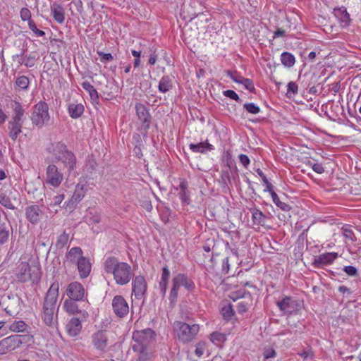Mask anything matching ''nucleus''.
<instances>
[{
	"instance_id": "f257e3e1",
	"label": "nucleus",
	"mask_w": 361,
	"mask_h": 361,
	"mask_svg": "<svg viewBox=\"0 0 361 361\" xmlns=\"http://www.w3.org/2000/svg\"><path fill=\"white\" fill-rule=\"evenodd\" d=\"M104 269L107 274L113 275L116 283L119 286L128 284L133 275L131 266L127 262H119L114 256L105 259Z\"/></svg>"
},
{
	"instance_id": "f03ea898",
	"label": "nucleus",
	"mask_w": 361,
	"mask_h": 361,
	"mask_svg": "<svg viewBox=\"0 0 361 361\" xmlns=\"http://www.w3.org/2000/svg\"><path fill=\"white\" fill-rule=\"evenodd\" d=\"M59 283L55 280L47 290L42 306V318L47 326L52 327L57 319V313L55 314L56 302L59 296Z\"/></svg>"
},
{
	"instance_id": "7ed1b4c3",
	"label": "nucleus",
	"mask_w": 361,
	"mask_h": 361,
	"mask_svg": "<svg viewBox=\"0 0 361 361\" xmlns=\"http://www.w3.org/2000/svg\"><path fill=\"white\" fill-rule=\"evenodd\" d=\"M173 329L178 340L183 344H187L196 338L200 331V326L191 322L188 319L187 322L175 321L173 324Z\"/></svg>"
},
{
	"instance_id": "20e7f679",
	"label": "nucleus",
	"mask_w": 361,
	"mask_h": 361,
	"mask_svg": "<svg viewBox=\"0 0 361 361\" xmlns=\"http://www.w3.org/2000/svg\"><path fill=\"white\" fill-rule=\"evenodd\" d=\"M50 153L53 154L55 159L61 161L64 167L69 171H73L76 165V157L75 154L68 149L67 146L63 142H56L51 144L49 148Z\"/></svg>"
},
{
	"instance_id": "39448f33",
	"label": "nucleus",
	"mask_w": 361,
	"mask_h": 361,
	"mask_svg": "<svg viewBox=\"0 0 361 361\" xmlns=\"http://www.w3.org/2000/svg\"><path fill=\"white\" fill-rule=\"evenodd\" d=\"M40 267L37 264L32 267L26 262H21L16 269V277L18 282H25L28 279L37 283L41 279Z\"/></svg>"
},
{
	"instance_id": "423d86ee",
	"label": "nucleus",
	"mask_w": 361,
	"mask_h": 361,
	"mask_svg": "<svg viewBox=\"0 0 361 361\" xmlns=\"http://www.w3.org/2000/svg\"><path fill=\"white\" fill-rule=\"evenodd\" d=\"M134 343L132 345L133 351H143L147 348L154 340V331L151 329L135 331L133 334Z\"/></svg>"
},
{
	"instance_id": "0eeeda50",
	"label": "nucleus",
	"mask_w": 361,
	"mask_h": 361,
	"mask_svg": "<svg viewBox=\"0 0 361 361\" xmlns=\"http://www.w3.org/2000/svg\"><path fill=\"white\" fill-rule=\"evenodd\" d=\"M32 124L41 128L47 124L49 119V106L43 101H39L33 106V111L31 116Z\"/></svg>"
},
{
	"instance_id": "6e6552de",
	"label": "nucleus",
	"mask_w": 361,
	"mask_h": 361,
	"mask_svg": "<svg viewBox=\"0 0 361 361\" xmlns=\"http://www.w3.org/2000/svg\"><path fill=\"white\" fill-rule=\"evenodd\" d=\"M26 337V335L13 334L2 339L0 341V355L18 348L25 342Z\"/></svg>"
},
{
	"instance_id": "1a4fd4ad",
	"label": "nucleus",
	"mask_w": 361,
	"mask_h": 361,
	"mask_svg": "<svg viewBox=\"0 0 361 361\" xmlns=\"http://www.w3.org/2000/svg\"><path fill=\"white\" fill-rule=\"evenodd\" d=\"M66 294L68 298L75 300H86L87 302V292L83 286L78 281L71 282L68 285Z\"/></svg>"
},
{
	"instance_id": "9d476101",
	"label": "nucleus",
	"mask_w": 361,
	"mask_h": 361,
	"mask_svg": "<svg viewBox=\"0 0 361 361\" xmlns=\"http://www.w3.org/2000/svg\"><path fill=\"white\" fill-rule=\"evenodd\" d=\"M341 232L350 252L357 253L361 248V243L360 241L357 242V239L351 227L348 225H345L341 228Z\"/></svg>"
},
{
	"instance_id": "9b49d317",
	"label": "nucleus",
	"mask_w": 361,
	"mask_h": 361,
	"mask_svg": "<svg viewBox=\"0 0 361 361\" xmlns=\"http://www.w3.org/2000/svg\"><path fill=\"white\" fill-rule=\"evenodd\" d=\"M135 109L136 115L139 121L142 123V129L147 133L152 121V116L149 113V110L142 103H136Z\"/></svg>"
},
{
	"instance_id": "f8f14e48",
	"label": "nucleus",
	"mask_w": 361,
	"mask_h": 361,
	"mask_svg": "<svg viewBox=\"0 0 361 361\" xmlns=\"http://www.w3.org/2000/svg\"><path fill=\"white\" fill-rule=\"evenodd\" d=\"M92 344L94 349L100 352H106L109 343L107 331L99 330L91 336Z\"/></svg>"
},
{
	"instance_id": "ddd939ff",
	"label": "nucleus",
	"mask_w": 361,
	"mask_h": 361,
	"mask_svg": "<svg viewBox=\"0 0 361 361\" xmlns=\"http://www.w3.org/2000/svg\"><path fill=\"white\" fill-rule=\"evenodd\" d=\"M147 290V283L145 277L142 275L135 276L132 281V292L137 300L145 297Z\"/></svg>"
},
{
	"instance_id": "4468645a",
	"label": "nucleus",
	"mask_w": 361,
	"mask_h": 361,
	"mask_svg": "<svg viewBox=\"0 0 361 361\" xmlns=\"http://www.w3.org/2000/svg\"><path fill=\"white\" fill-rule=\"evenodd\" d=\"M46 183L54 187L60 185L63 179V173H61L58 167L54 164H49L46 170Z\"/></svg>"
},
{
	"instance_id": "2eb2a0df",
	"label": "nucleus",
	"mask_w": 361,
	"mask_h": 361,
	"mask_svg": "<svg viewBox=\"0 0 361 361\" xmlns=\"http://www.w3.org/2000/svg\"><path fill=\"white\" fill-rule=\"evenodd\" d=\"M86 302V300H75L67 298L64 300L63 308L69 314H80L83 318H87L89 314L85 310L81 309L78 302Z\"/></svg>"
},
{
	"instance_id": "dca6fc26",
	"label": "nucleus",
	"mask_w": 361,
	"mask_h": 361,
	"mask_svg": "<svg viewBox=\"0 0 361 361\" xmlns=\"http://www.w3.org/2000/svg\"><path fill=\"white\" fill-rule=\"evenodd\" d=\"M112 308L115 314L120 318H123L129 312L128 305L121 295L114 296L112 300Z\"/></svg>"
},
{
	"instance_id": "f3484780",
	"label": "nucleus",
	"mask_w": 361,
	"mask_h": 361,
	"mask_svg": "<svg viewBox=\"0 0 361 361\" xmlns=\"http://www.w3.org/2000/svg\"><path fill=\"white\" fill-rule=\"evenodd\" d=\"M44 216V212L37 204H32L25 208V216L33 225L37 224Z\"/></svg>"
},
{
	"instance_id": "a211bd4d",
	"label": "nucleus",
	"mask_w": 361,
	"mask_h": 361,
	"mask_svg": "<svg viewBox=\"0 0 361 361\" xmlns=\"http://www.w3.org/2000/svg\"><path fill=\"white\" fill-rule=\"evenodd\" d=\"M276 305L284 314H290L297 310L298 303L292 298L285 296L281 300L276 302Z\"/></svg>"
},
{
	"instance_id": "6ab92c4d",
	"label": "nucleus",
	"mask_w": 361,
	"mask_h": 361,
	"mask_svg": "<svg viewBox=\"0 0 361 361\" xmlns=\"http://www.w3.org/2000/svg\"><path fill=\"white\" fill-rule=\"evenodd\" d=\"M338 257V253L334 252L320 254L319 255L314 257L313 265L316 267L329 265L332 264Z\"/></svg>"
},
{
	"instance_id": "aec40b11",
	"label": "nucleus",
	"mask_w": 361,
	"mask_h": 361,
	"mask_svg": "<svg viewBox=\"0 0 361 361\" xmlns=\"http://www.w3.org/2000/svg\"><path fill=\"white\" fill-rule=\"evenodd\" d=\"M85 195V190L84 185L82 184H77L75 188V191L71 197V199L65 204L67 207L70 209L75 208L78 203H79Z\"/></svg>"
},
{
	"instance_id": "412c9836",
	"label": "nucleus",
	"mask_w": 361,
	"mask_h": 361,
	"mask_svg": "<svg viewBox=\"0 0 361 361\" xmlns=\"http://www.w3.org/2000/svg\"><path fill=\"white\" fill-rule=\"evenodd\" d=\"M66 331L70 336H78L82 329L81 321L77 317H73L66 324Z\"/></svg>"
},
{
	"instance_id": "4be33fe9",
	"label": "nucleus",
	"mask_w": 361,
	"mask_h": 361,
	"mask_svg": "<svg viewBox=\"0 0 361 361\" xmlns=\"http://www.w3.org/2000/svg\"><path fill=\"white\" fill-rule=\"evenodd\" d=\"M76 264L80 278H87L91 271V264L89 259L85 257H80Z\"/></svg>"
},
{
	"instance_id": "5701e85b",
	"label": "nucleus",
	"mask_w": 361,
	"mask_h": 361,
	"mask_svg": "<svg viewBox=\"0 0 361 361\" xmlns=\"http://www.w3.org/2000/svg\"><path fill=\"white\" fill-rule=\"evenodd\" d=\"M176 190H179L178 195L183 204H189L190 192L188 190V183L185 179H180V184Z\"/></svg>"
},
{
	"instance_id": "b1692460",
	"label": "nucleus",
	"mask_w": 361,
	"mask_h": 361,
	"mask_svg": "<svg viewBox=\"0 0 361 361\" xmlns=\"http://www.w3.org/2000/svg\"><path fill=\"white\" fill-rule=\"evenodd\" d=\"M11 108L13 111V115L12 116L11 120L24 122L25 120V117L24 116L25 110L21 104L17 101L12 100Z\"/></svg>"
},
{
	"instance_id": "393cba45",
	"label": "nucleus",
	"mask_w": 361,
	"mask_h": 361,
	"mask_svg": "<svg viewBox=\"0 0 361 361\" xmlns=\"http://www.w3.org/2000/svg\"><path fill=\"white\" fill-rule=\"evenodd\" d=\"M23 122L11 120L8 123V135L13 141H15L20 133H22Z\"/></svg>"
},
{
	"instance_id": "a878e982",
	"label": "nucleus",
	"mask_w": 361,
	"mask_h": 361,
	"mask_svg": "<svg viewBox=\"0 0 361 361\" xmlns=\"http://www.w3.org/2000/svg\"><path fill=\"white\" fill-rule=\"evenodd\" d=\"M174 279L178 282L180 286L183 285L188 291H192L195 288V284L193 281L188 277L185 274L179 273L173 276Z\"/></svg>"
},
{
	"instance_id": "bb28decb",
	"label": "nucleus",
	"mask_w": 361,
	"mask_h": 361,
	"mask_svg": "<svg viewBox=\"0 0 361 361\" xmlns=\"http://www.w3.org/2000/svg\"><path fill=\"white\" fill-rule=\"evenodd\" d=\"M51 13L53 18L58 23H63L65 20V12L63 8L56 3L51 5Z\"/></svg>"
},
{
	"instance_id": "cd10ccee",
	"label": "nucleus",
	"mask_w": 361,
	"mask_h": 361,
	"mask_svg": "<svg viewBox=\"0 0 361 361\" xmlns=\"http://www.w3.org/2000/svg\"><path fill=\"white\" fill-rule=\"evenodd\" d=\"M18 63L20 65L24 64L27 68H30L35 66V56H27L25 55V51H22L20 54H16L13 56V59L15 61L16 59H18Z\"/></svg>"
},
{
	"instance_id": "c85d7f7f",
	"label": "nucleus",
	"mask_w": 361,
	"mask_h": 361,
	"mask_svg": "<svg viewBox=\"0 0 361 361\" xmlns=\"http://www.w3.org/2000/svg\"><path fill=\"white\" fill-rule=\"evenodd\" d=\"M334 13L342 27H347L349 25L350 21V15L344 7L334 9Z\"/></svg>"
},
{
	"instance_id": "c756f323",
	"label": "nucleus",
	"mask_w": 361,
	"mask_h": 361,
	"mask_svg": "<svg viewBox=\"0 0 361 361\" xmlns=\"http://www.w3.org/2000/svg\"><path fill=\"white\" fill-rule=\"evenodd\" d=\"M251 213L253 226L259 228L260 226H264L265 225L267 216L264 215L260 210L257 209H251Z\"/></svg>"
},
{
	"instance_id": "7c9ffc66",
	"label": "nucleus",
	"mask_w": 361,
	"mask_h": 361,
	"mask_svg": "<svg viewBox=\"0 0 361 361\" xmlns=\"http://www.w3.org/2000/svg\"><path fill=\"white\" fill-rule=\"evenodd\" d=\"M226 161H227V165L222 170L221 175V179L219 180V182L221 183V184L222 185V186L224 188L227 187L228 183H231L230 174L231 173V167L230 165V162H231V160L229 161L228 157H227Z\"/></svg>"
},
{
	"instance_id": "2f4dec72",
	"label": "nucleus",
	"mask_w": 361,
	"mask_h": 361,
	"mask_svg": "<svg viewBox=\"0 0 361 361\" xmlns=\"http://www.w3.org/2000/svg\"><path fill=\"white\" fill-rule=\"evenodd\" d=\"M84 110V106L81 104H70L68 107V114L72 118L80 117Z\"/></svg>"
},
{
	"instance_id": "473e14b6",
	"label": "nucleus",
	"mask_w": 361,
	"mask_h": 361,
	"mask_svg": "<svg viewBox=\"0 0 361 361\" xmlns=\"http://www.w3.org/2000/svg\"><path fill=\"white\" fill-rule=\"evenodd\" d=\"M11 231L12 226L11 224L6 223L0 224V245L8 242Z\"/></svg>"
},
{
	"instance_id": "72a5a7b5",
	"label": "nucleus",
	"mask_w": 361,
	"mask_h": 361,
	"mask_svg": "<svg viewBox=\"0 0 361 361\" xmlns=\"http://www.w3.org/2000/svg\"><path fill=\"white\" fill-rule=\"evenodd\" d=\"M82 88L89 93V95L93 102L98 104L99 97L97 91L89 82L85 81L81 84Z\"/></svg>"
},
{
	"instance_id": "f704fd0d",
	"label": "nucleus",
	"mask_w": 361,
	"mask_h": 361,
	"mask_svg": "<svg viewBox=\"0 0 361 361\" xmlns=\"http://www.w3.org/2000/svg\"><path fill=\"white\" fill-rule=\"evenodd\" d=\"M190 149L194 152L204 153L207 151L214 149V146L208 142H200L197 144L191 143L189 145Z\"/></svg>"
},
{
	"instance_id": "c9c22d12",
	"label": "nucleus",
	"mask_w": 361,
	"mask_h": 361,
	"mask_svg": "<svg viewBox=\"0 0 361 361\" xmlns=\"http://www.w3.org/2000/svg\"><path fill=\"white\" fill-rule=\"evenodd\" d=\"M82 256V250L80 247H72L66 254V258L71 263H77V261Z\"/></svg>"
},
{
	"instance_id": "e433bc0d",
	"label": "nucleus",
	"mask_w": 361,
	"mask_h": 361,
	"mask_svg": "<svg viewBox=\"0 0 361 361\" xmlns=\"http://www.w3.org/2000/svg\"><path fill=\"white\" fill-rule=\"evenodd\" d=\"M180 286L178 285V282L176 281L174 278L172 279V287L170 291L169 300L170 302V305L171 307H174L178 299V290L180 289Z\"/></svg>"
},
{
	"instance_id": "4c0bfd02",
	"label": "nucleus",
	"mask_w": 361,
	"mask_h": 361,
	"mask_svg": "<svg viewBox=\"0 0 361 361\" xmlns=\"http://www.w3.org/2000/svg\"><path fill=\"white\" fill-rule=\"evenodd\" d=\"M30 85V80L27 76L21 75L16 78L15 82V90L17 92L26 91Z\"/></svg>"
},
{
	"instance_id": "58836bf2",
	"label": "nucleus",
	"mask_w": 361,
	"mask_h": 361,
	"mask_svg": "<svg viewBox=\"0 0 361 361\" xmlns=\"http://www.w3.org/2000/svg\"><path fill=\"white\" fill-rule=\"evenodd\" d=\"M173 87L172 80L169 75L163 76L159 82L158 89L162 93H166Z\"/></svg>"
},
{
	"instance_id": "ea45409f",
	"label": "nucleus",
	"mask_w": 361,
	"mask_h": 361,
	"mask_svg": "<svg viewBox=\"0 0 361 361\" xmlns=\"http://www.w3.org/2000/svg\"><path fill=\"white\" fill-rule=\"evenodd\" d=\"M281 61L285 67L291 68L295 63V58L291 53L284 51L281 54Z\"/></svg>"
},
{
	"instance_id": "a19ab883",
	"label": "nucleus",
	"mask_w": 361,
	"mask_h": 361,
	"mask_svg": "<svg viewBox=\"0 0 361 361\" xmlns=\"http://www.w3.org/2000/svg\"><path fill=\"white\" fill-rule=\"evenodd\" d=\"M270 195L274 203L281 209L285 212H288L290 209V205L283 202H281L278 195L273 190H270Z\"/></svg>"
},
{
	"instance_id": "79ce46f5",
	"label": "nucleus",
	"mask_w": 361,
	"mask_h": 361,
	"mask_svg": "<svg viewBox=\"0 0 361 361\" xmlns=\"http://www.w3.org/2000/svg\"><path fill=\"white\" fill-rule=\"evenodd\" d=\"M227 75L235 82L240 83L244 85L246 90H248V78H245L237 72L231 71H227Z\"/></svg>"
},
{
	"instance_id": "37998d69",
	"label": "nucleus",
	"mask_w": 361,
	"mask_h": 361,
	"mask_svg": "<svg viewBox=\"0 0 361 361\" xmlns=\"http://www.w3.org/2000/svg\"><path fill=\"white\" fill-rule=\"evenodd\" d=\"M27 327V325L25 323V322L20 320L13 322L11 325L10 329L15 332H24L26 331Z\"/></svg>"
},
{
	"instance_id": "c03bdc74",
	"label": "nucleus",
	"mask_w": 361,
	"mask_h": 361,
	"mask_svg": "<svg viewBox=\"0 0 361 361\" xmlns=\"http://www.w3.org/2000/svg\"><path fill=\"white\" fill-rule=\"evenodd\" d=\"M0 204L6 208L11 210H14L16 209L15 206L11 202L10 197L3 193H0Z\"/></svg>"
},
{
	"instance_id": "a18cd8bd",
	"label": "nucleus",
	"mask_w": 361,
	"mask_h": 361,
	"mask_svg": "<svg viewBox=\"0 0 361 361\" xmlns=\"http://www.w3.org/2000/svg\"><path fill=\"white\" fill-rule=\"evenodd\" d=\"M69 239V234L66 233L65 231L61 234L56 240V246L58 248H63L68 243Z\"/></svg>"
},
{
	"instance_id": "49530a36",
	"label": "nucleus",
	"mask_w": 361,
	"mask_h": 361,
	"mask_svg": "<svg viewBox=\"0 0 361 361\" xmlns=\"http://www.w3.org/2000/svg\"><path fill=\"white\" fill-rule=\"evenodd\" d=\"M298 91V86L295 82H289L287 85V92L286 96L288 97H292L295 96Z\"/></svg>"
},
{
	"instance_id": "de8ad7c7",
	"label": "nucleus",
	"mask_w": 361,
	"mask_h": 361,
	"mask_svg": "<svg viewBox=\"0 0 361 361\" xmlns=\"http://www.w3.org/2000/svg\"><path fill=\"white\" fill-rule=\"evenodd\" d=\"M211 341L215 344L224 343L226 340V335L219 332H213L210 335Z\"/></svg>"
},
{
	"instance_id": "09e8293b",
	"label": "nucleus",
	"mask_w": 361,
	"mask_h": 361,
	"mask_svg": "<svg viewBox=\"0 0 361 361\" xmlns=\"http://www.w3.org/2000/svg\"><path fill=\"white\" fill-rule=\"evenodd\" d=\"M221 312L224 318L227 320L230 319L234 314L233 307L230 304L224 305L222 307Z\"/></svg>"
},
{
	"instance_id": "8fccbe9b",
	"label": "nucleus",
	"mask_w": 361,
	"mask_h": 361,
	"mask_svg": "<svg viewBox=\"0 0 361 361\" xmlns=\"http://www.w3.org/2000/svg\"><path fill=\"white\" fill-rule=\"evenodd\" d=\"M20 16L23 21H29L32 19L31 11L25 7L20 9Z\"/></svg>"
},
{
	"instance_id": "3c124183",
	"label": "nucleus",
	"mask_w": 361,
	"mask_h": 361,
	"mask_svg": "<svg viewBox=\"0 0 361 361\" xmlns=\"http://www.w3.org/2000/svg\"><path fill=\"white\" fill-rule=\"evenodd\" d=\"M223 94L226 97H228L233 100L236 101L237 102H239V103L241 102L240 98L236 94V92L233 90H225L223 92Z\"/></svg>"
},
{
	"instance_id": "603ef678",
	"label": "nucleus",
	"mask_w": 361,
	"mask_h": 361,
	"mask_svg": "<svg viewBox=\"0 0 361 361\" xmlns=\"http://www.w3.org/2000/svg\"><path fill=\"white\" fill-rule=\"evenodd\" d=\"M97 54L99 56L100 61L102 63L111 61L114 59V56L110 53H104L103 51H98Z\"/></svg>"
},
{
	"instance_id": "864d4df0",
	"label": "nucleus",
	"mask_w": 361,
	"mask_h": 361,
	"mask_svg": "<svg viewBox=\"0 0 361 361\" xmlns=\"http://www.w3.org/2000/svg\"><path fill=\"white\" fill-rule=\"evenodd\" d=\"M230 269V264H229V258L225 257L222 260V264H221V274H227Z\"/></svg>"
},
{
	"instance_id": "5fc2aeb1",
	"label": "nucleus",
	"mask_w": 361,
	"mask_h": 361,
	"mask_svg": "<svg viewBox=\"0 0 361 361\" xmlns=\"http://www.w3.org/2000/svg\"><path fill=\"white\" fill-rule=\"evenodd\" d=\"M169 279H170V271L168 268V266L166 265L161 269V276L160 280L169 282Z\"/></svg>"
},
{
	"instance_id": "6e6d98bb",
	"label": "nucleus",
	"mask_w": 361,
	"mask_h": 361,
	"mask_svg": "<svg viewBox=\"0 0 361 361\" xmlns=\"http://www.w3.org/2000/svg\"><path fill=\"white\" fill-rule=\"evenodd\" d=\"M276 353L274 349L272 348H265L263 353L264 359L272 358L276 356Z\"/></svg>"
},
{
	"instance_id": "4d7b16f0",
	"label": "nucleus",
	"mask_w": 361,
	"mask_h": 361,
	"mask_svg": "<svg viewBox=\"0 0 361 361\" xmlns=\"http://www.w3.org/2000/svg\"><path fill=\"white\" fill-rule=\"evenodd\" d=\"M168 283H169V282L161 281V280H160V281L159 283V287L160 293L161 294L162 298H164L166 295V290L168 288Z\"/></svg>"
},
{
	"instance_id": "13d9d810",
	"label": "nucleus",
	"mask_w": 361,
	"mask_h": 361,
	"mask_svg": "<svg viewBox=\"0 0 361 361\" xmlns=\"http://www.w3.org/2000/svg\"><path fill=\"white\" fill-rule=\"evenodd\" d=\"M343 271L350 276H354L357 273V269L353 266H345L343 268Z\"/></svg>"
},
{
	"instance_id": "bf43d9fd",
	"label": "nucleus",
	"mask_w": 361,
	"mask_h": 361,
	"mask_svg": "<svg viewBox=\"0 0 361 361\" xmlns=\"http://www.w3.org/2000/svg\"><path fill=\"white\" fill-rule=\"evenodd\" d=\"M63 199H64V195H63V194L57 195L52 198L50 205L51 206L59 205L62 202Z\"/></svg>"
},
{
	"instance_id": "052dcab7",
	"label": "nucleus",
	"mask_w": 361,
	"mask_h": 361,
	"mask_svg": "<svg viewBox=\"0 0 361 361\" xmlns=\"http://www.w3.org/2000/svg\"><path fill=\"white\" fill-rule=\"evenodd\" d=\"M204 351V343H199L196 346V348L195 350V354L197 357H200L203 355Z\"/></svg>"
},
{
	"instance_id": "680f3d73",
	"label": "nucleus",
	"mask_w": 361,
	"mask_h": 361,
	"mask_svg": "<svg viewBox=\"0 0 361 361\" xmlns=\"http://www.w3.org/2000/svg\"><path fill=\"white\" fill-rule=\"evenodd\" d=\"M91 214L92 216L89 218V222L90 224H98L101 221V216L99 213L95 212Z\"/></svg>"
},
{
	"instance_id": "e2e57ef3",
	"label": "nucleus",
	"mask_w": 361,
	"mask_h": 361,
	"mask_svg": "<svg viewBox=\"0 0 361 361\" xmlns=\"http://www.w3.org/2000/svg\"><path fill=\"white\" fill-rule=\"evenodd\" d=\"M312 170L317 173L322 174L324 172V168L322 164L319 163H314L312 166Z\"/></svg>"
},
{
	"instance_id": "0e129e2a",
	"label": "nucleus",
	"mask_w": 361,
	"mask_h": 361,
	"mask_svg": "<svg viewBox=\"0 0 361 361\" xmlns=\"http://www.w3.org/2000/svg\"><path fill=\"white\" fill-rule=\"evenodd\" d=\"M299 355L304 359L312 358L313 357L312 352L310 350H304L299 353Z\"/></svg>"
},
{
	"instance_id": "69168bd1",
	"label": "nucleus",
	"mask_w": 361,
	"mask_h": 361,
	"mask_svg": "<svg viewBox=\"0 0 361 361\" xmlns=\"http://www.w3.org/2000/svg\"><path fill=\"white\" fill-rule=\"evenodd\" d=\"M237 311L240 314H243L247 311V304L244 302H239L237 305Z\"/></svg>"
},
{
	"instance_id": "338daca9",
	"label": "nucleus",
	"mask_w": 361,
	"mask_h": 361,
	"mask_svg": "<svg viewBox=\"0 0 361 361\" xmlns=\"http://www.w3.org/2000/svg\"><path fill=\"white\" fill-rule=\"evenodd\" d=\"M147 348H145L142 352V351H137V353H139V357H138V359H139L140 361H145L147 359L148 353H147Z\"/></svg>"
},
{
	"instance_id": "774afa93",
	"label": "nucleus",
	"mask_w": 361,
	"mask_h": 361,
	"mask_svg": "<svg viewBox=\"0 0 361 361\" xmlns=\"http://www.w3.org/2000/svg\"><path fill=\"white\" fill-rule=\"evenodd\" d=\"M260 111V109L258 106L254 103H250V114H258Z\"/></svg>"
}]
</instances>
